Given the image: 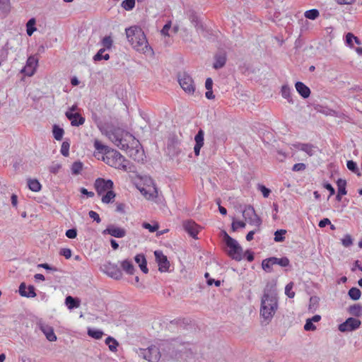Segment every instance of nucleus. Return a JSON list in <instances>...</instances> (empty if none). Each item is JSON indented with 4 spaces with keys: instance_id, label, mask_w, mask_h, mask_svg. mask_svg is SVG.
Returning <instances> with one entry per match:
<instances>
[{
    "instance_id": "f257e3e1",
    "label": "nucleus",
    "mask_w": 362,
    "mask_h": 362,
    "mask_svg": "<svg viewBox=\"0 0 362 362\" xmlns=\"http://www.w3.org/2000/svg\"><path fill=\"white\" fill-rule=\"evenodd\" d=\"M278 309L276 284L267 283L261 299L260 315L269 323Z\"/></svg>"
},
{
    "instance_id": "f03ea898",
    "label": "nucleus",
    "mask_w": 362,
    "mask_h": 362,
    "mask_svg": "<svg viewBox=\"0 0 362 362\" xmlns=\"http://www.w3.org/2000/svg\"><path fill=\"white\" fill-rule=\"evenodd\" d=\"M125 32L129 42L134 49L143 54L153 52L144 31L140 27L132 26L127 28Z\"/></svg>"
},
{
    "instance_id": "7ed1b4c3",
    "label": "nucleus",
    "mask_w": 362,
    "mask_h": 362,
    "mask_svg": "<svg viewBox=\"0 0 362 362\" xmlns=\"http://www.w3.org/2000/svg\"><path fill=\"white\" fill-rule=\"evenodd\" d=\"M109 139L120 149L127 151L131 146L137 145L139 141L127 132L115 130L109 134Z\"/></svg>"
},
{
    "instance_id": "20e7f679",
    "label": "nucleus",
    "mask_w": 362,
    "mask_h": 362,
    "mask_svg": "<svg viewBox=\"0 0 362 362\" xmlns=\"http://www.w3.org/2000/svg\"><path fill=\"white\" fill-rule=\"evenodd\" d=\"M223 240L228 248L226 250L227 255L236 261H240L243 259V248L238 241L231 238L225 230L223 231Z\"/></svg>"
},
{
    "instance_id": "39448f33",
    "label": "nucleus",
    "mask_w": 362,
    "mask_h": 362,
    "mask_svg": "<svg viewBox=\"0 0 362 362\" xmlns=\"http://www.w3.org/2000/svg\"><path fill=\"white\" fill-rule=\"evenodd\" d=\"M103 160L108 165L117 169L122 170L128 172L130 168L127 165L121 164V161L124 160V156L117 151L110 148L105 152V156H103Z\"/></svg>"
},
{
    "instance_id": "423d86ee",
    "label": "nucleus",
    "mask_w": 362,
    "mask_h": 362,
    "mask_svg": "<svg viewBox=\"0 0 362 362\" xmlns=\"http://www.w3.org/2000/svg\"><path fill=\"white\" fill-rule=\"evenodd\" d=\"M136 352L139 357L148 362H158L161 356L160 348L156 345H151L146 349L139 348L136 350Z\"/></svg>"
},
{
    "instance_id": "0eeeda50",
    "label": "nucleus",
    "mask_w": 362,
    "mask_h": 362,
    "mask_svg": "<svg viewBox=\"0 0 362 362\" xmlns=\"http://www.w3.org/2000/svg\"><path fill=\"white\" fill-rule=\"evenodd\" d=\"M177 79L180 87L186 93L192 95L194 93L195 85L194 80L187 73H179Z\"/></svg>"
},
{
    "instance_id": "6e6552de",
    "label": "nucleus",
    "mask_w": 362,
    "mask_h": 362,
    "mask_svg": "<svg viewBox=\"0 0 362 362\" xmlns=\"http://www.w3.org/2000/svg\"><path fill=\"white\" fill-rule=\"evenodd\" d=\"M243 216L251 225L259 227L262 224V220L255 213L252 206L247 205L243 210Z\"/></svg>"
},
{
    "instance_id": "1a4fd4ad",
    "label": "nucleus",
    "mask_w": 362,
    "mask_h": 362,
    "mask_svg": "<svg viewBox=\"0 0 362 362\" xmlns=\"http://www.w3.org/2000/svg\"><path fill=\"white\" fill-rule=\"evenodd\" d=\"M102 270L111 278L119 280L122 278V272L118 266L111 262H107L102 266Z\"/></svg>"
},
{
    "instance_id": "9d476101",
    "label": "nucleus",
    "mask_w": 362,
    "mask_h": 362,
    "mask_svg": "<svg viewBox=\"0 0 362 362\" xmlns=\"http://www.w3.org/2000/svg\"><path fill=\"white\" fill-rule=\"evenodd\" d=\"M94 186L98 195H101L105 192L113 189L114 183L111 180H105L103 178H97Z\"/></svg>"
},
{
    "instance_id": "9b49d317",
    "label": "nucleus",
    "mask_w": 362,
    "mask_h": 362,
    "mask_svg": "<svg viewBox=\"0 0 362 362\" xmlns=\"http://www.w3.org/2000/svg\"><path fill=\"white\" fill-rule=\"evenodd\" d=\"M361 325V320L354 317H349L345 322L339 325V330L341 332L354 331L359 328Z\"/></svg>"
},
{
    "instance_id": "f8f14e48",
    "label": "nucleus",
    "mask_w": 362,
    "mask_h": 362,
    "mask_svg": "<svg viewBox=\"0 0 362 362\" xmlns=\"http://www.w3.org/2000/svg\"><path fill=\"white\" fill-rule=\"evenodd\" d=\"M154 255L158 264V270L161 272L168 271L170 267V262L167 257L161 251L158 250L154 252Z\"/></svg>"
},
{
    "instance_id": "ddd939ff",
    "label": "nucleus",
    "mask_w": 362,
    "mask_h": 362,
    "mask_svg": "<svg viewBox=\"0 0 362 362\" xmlns=\"http://www.w3.org/2000/svg\"><path fill=\"white\" fill-rule=\"evenodd\" d=\"M37 63L38 59L37 58L33 56L29 57L27 59L26 65L21 71L28 76H32L35 74Z\"/></svg>"
},
{
    "instance_id": "4468645a",
    "label": "nucleus",
    "mask_w": 362,
    "mask_h": 362,
    "mask_svg": "<svg viewBox=\"0 0 362 362\" xmlns=\"http://www.w3.org/2000/svg\"><path fill=\"white\" fill-rule=\"evenodd\" d=\"M126 233H127V232H126L125 229H124L122 228L117 227L113 224L109 225L107 227V228L103 231V235L108 234V235H110L111 236H113V237L117 238H121L124 237L126 235Z\"/></svg>"
},
{
    "instance_id": "2eb2a0df",
    "label": "nucleus",
    "mask_w": 362,
    "mask_h": 362,
    "mask_svg": "<svg viewBox=\"0 0 362 362\" xmlns=\"http://www.w3.org/2000/svg\"><path fill=\"white\" fill-rule=\"evenodd\" d=\"M184 230L193 238H197L199 226L192 220L184 221L182 223Z\"/></svg>"
},
{
    "instance_id": "dca6fc26",
    "label": "nucleus",
    "mask_w": 362,
    "mask_h": 362,
    "mask_svg": "<svg viewBox=\"0 0 362 362\" xmlns=\"http://www.w3.org/2000/svg\"><path fill=\"white\" fill-rule=\"evenodd\" d=\"M66 118L71 122L73 127H79L85 122V118L79 113H74L69 111L65 112Z\"/></svg>"
},
{
    "instance_id": "f3484780",
    "label": "nucleus",
    "mask_w": 362,
    "mask_h": 362,
    "mask_svg": "<svg viewBox=\"0 0 362 362\" xmlns=\"http://www.w3.org/2000/svg\"><path fill=\"white\" fill-rule=\"evenodd\" d=\"M38 326L40 329L45 335L47 340L49 341H55L57 340V336L55 335L52 327L41 322L38 323Z\"/></svg>"
},
{
    "instance_id": "a211bd4d",
    "label": "nucleus",
    "mask_w": 362,
    "mask_h": 362,
    "mask_svg": "<svg viewBox=\"0 0 362 362\" xmlns=\"http://www.w3.org/2000/svg\"><path fill=\"white\" fill-rule=\"evenodd\" d=\"M35 287L33 285H29L28 287L26 284L23 282L19 286V293L21 296L26 298H34L36 296V293L35 291Z\"/></svg>"
},
{
    "instance_id": "6ab92c4d",
    "label": "nucleus",
    "mask_w": 362,
    "mask_h": 362,
    "mask_svg": "<svg viewBox=\"0 0 362 362\" xmlns=\"http://www.w3.org/2000/svg\"><path fill=\"white\" fill-rule=\"evenodd\" d=\"M139 143L137 145L131 146L127 151V154L132 158L134 160L139 161L143 160L144 153L141 150L138 148Z\"/></svg>"
},
{
    "instance_id": "aec40b11",
    "label": "nucleus",
    "mask_w": 362,
    "mask_h": 362,
    "mask_svg": "<svg viewBox=\"0 0 362 362\" xmlns=\"http://www.w3.org/2000/svg\"><path fill=\"white\" fill-rule=\"evenodd\" d=\"M215 62L213 64V68L215 69H219L223 67L226 63V54L225 52L216 53L214 56Z\"/></svg>"
},
{
    "instance_id": "412c9836",
    "label": "nucleus",
    "mask_w": 362,
    "mask_h": 362,
    "mask_svg": "<svg viewBox=\"0 0 362 362\" xmlns=\"http://www.w3.org/2000/svg\"><path fill=\"white\" fill-rule=\"evenodd\" d=\"M295 147L298 149L305 152L309 156H312L315 155L316 153V149L317 148L316 146L311 144H301L298 143L295 145Z\"/></svg>"
},
{
    "instance_id": "4be33fe9",
    "label": "nucleus",
    "mask_w": 362,
    "mask_h": 362,
    "mask_svg": "<svg viewBox=\"0 0 362 362\" xmlns=\"http://www.w3.org/2000/svg\"><path fill=\"white\" fill-rule=\"evenodd\" d=\"M297 92L303 98H308L310 95V89L303 82L298 81L295 84Z\"/></svg>"
},
{
    "instance_id": "5701e85b",
    "label": "nucleus",
    "mask_w": 362,
    "mask_h": 362,
    "mask_svg": "<svg viewBox=\"0 0 362 362\" xmlns=\"http://www.w3.org/2000/svg\"><path fill=\"white\" fill-rule=\"evenodd\" d=\"M135 262L139 264V266L141 270L144 273L147 274L148 272V269L147 267V262L144 255L138 254L134 257Z\"/></svg>"
},
{
    "instance_id": "b1692460",
    "label": "nucleus",
    "mask_w": 362,
    "mask_h": 362,
    "mask_svg": "<svg viewBox=\"0 0 362 362\" xmlns=\"http://www.w3.org/2000/svg\"><path fill=\"white\" fill-rule=\"evenodd\" d=\"M121 267H122V270L129 275L134 274V273L135 272V269H134L132 262L129 259L123 260L121 262Z\"/></svg>"
},
{
    "instance_id": "393cba45",
    "label": "nucleus",
    "mask_w": 362,
    "mask_h": 362,
    "mask_svg": "<svg viewBox=\"0 0 362 362\" xmlns=\"http://www.w3.org/2000/svg\"><path fill=\"white\" fill-rule=\"evenodd\" d=\"M180 141L175 136H172L169 139L168 148L170 150L171 148H174V155H177L180 152L179 147Z\"/></svg>"
},
{
    "instance_id": "a878e982",
    "label": "nucleus",
    "mask_w": 362,
    "mask_h": 362,
    "mask_svg": "<svg viewBox=\"0 0 362 362\" xmlns=\"http://www.w3.org/2000/svg\"><path fill=\"white\" fill-rule=\"evenodd\" d=\"M65 303L69 309L72 310L80 306V300L71 296H68L65 298Z\"/></svg>"
},
{
    "instance_id": "bb28decb",
    "label": "nucleus",
    "mask_w": 362,
    "mask_h": 362,
    "mask_svg": "<svg viewBox=\"0 0 362 362\" xmlns=\"http://www.w3.org/2000/svg\"><path fill=\"white\" fill-rule=\"evenodd\" d=\"M189 18L197 31L204 30L203 25L200 22L199 17L194 12H192L190 13Z\"/></svg>"
},
{
    "instance_id": "cd10ccee",
    "label": "nucleus",
    "mask_w": 362,
    "mask_h": 362,
    "mask_svg": "<svg viewBox=\"0 0 362 362\" xmlns=\"http://www.w3.org/2000/svg\"><path fill=\"white\" fill-rule=\"evenodd\" d=\"M350 315L355 317H360L362 315V305L360 304H354L348 308Z\"/></svg>"
},
{
    "instance_id": "c85d7f7f",
    "label": "nucleus",
    "mask_w": 362,
    "mask_h": 362,
    "mask_svg": "<svg viewBox=\"0 0 362 362\" xmlns=\"http://www.w3.org/2000/svg\"><path fill=\"white\" fill-rule=\"evenodd\" d=\"M274 257H269L262 262V267L267 272H272V266L274 265Z\"/></svg>"
},
{
    "instance_id": "c756f323",
    "label": "nucleus",
    "mask_w": 362,
    "mask_h": 362,
    "mask_svg": "<svg viewBox=\"0 0 362 362\" xmlns=\"http://www.w3.org/2000/svg\"><path fill=\"white\" fill-rule=\"evenodd\" d=\"M52 133H53L54 138L57 141H61L63 138L64 131L59 126L54 124L52 127Z\"/></svg>"
},
{
    "instance_id": "7c9ffc66",
    "label": "nucleus",
    "mask_w": 362,
    "mask_h": 362,
    "mask_svg": "<svg viewBox=\"0 0 362 362\" xmlns=\"http://www.w3.org/2000/svg\"><path fill=\"white\" fill-rule=\"evenodd\" d=\"M28 186L31 191L36 192H39L42 187L40 183L36 179H28Z\"/></svg>"
},
{
    "instance_id": "2f4dec72",
    "label": "nucleus",
    "mask_w": 362,
    "mask_h": 362,
    "mask_svg": "<svg viewBox=\"0 0 362 362\" xmlns=\"http://www.w3.org/2000/svg\"><path fill=\"white\" fill-rule=\"evenodd\" d=\"M281 95L284 98L286 99L289 103L293 104V100L291 98V88L284 85L281 88Z\"/></svg>"
},
{
    "instance_id": "473e14b6",
    "label": "nucleus",
    "mask_w": 362,
    "mask_h": 362,
    "mask_svg": "<svg viewBox=\"0 0 362 362\" xmlns=\"http://www.w3.org/2000/svg\"><path fill=\"white\" fill-rule=\"evenodd\" d=\"M105 344L108 346L109 349L112 352H116L117 350V346L119 345L118 342L115 339L112 337H108L105 339Z\"/></svg>"
},
{
    "instance_id": "72a5a7b5",
    "label": "nucleus",
    "mask_w": 362,
    "mask_h": 362,
    "mask_svg": "<svg viewBox=\"0 0 362 362\" xmlns=\"http://www.w3.org/2000/svg\"><path fill=\"white\" fill-rule=\"evenodd\" d=\"M348 296L351 300H357L361 298V292L359 288L356 287H352L349 290Z\"/></svg>"
},
{
    "instance_id": "f704fd0d",
    "label": "nucleus",
    "mask_w": 362,
    "mask_h": 362,
    "mask_svg": "<svg viewBox=\"0 0 362 362\" xmlns=\"http://www.w3.org/2000/svg\"><path fill=\"white\" fill-rule=\"evenodd\" d=\"M94 147L99 153H103V156H105V152L111 148L109 146L104 145L101 141L98 140H95Z\"/></svg>"
},
{
    "instance_id": "c9c22d12",
    "label": "nucleus",
    "mask_w": 362,
    "mask_h": 362,
    "mask_svg": "<svg viewBox=\"0 0 362 362\" xmlns=\"http://www.w3.org/2000/svg\"><path fill=\"white\" fill-rule=\"evenodd\" d=\"M36 21L34 18H30L26 23V32L28 36H31L36 30Z\"/></svg>"
},
{
    "instance_id": "e433bc0d",
    "label": "nucleus",
    "mask_w": 362,
    "mask_h": 362,
    "mask_svg": "<svg viewBox=\"0 0 362 362\" xmlns=\"http://www.w3.org/2000/svg\"><path fill=\"white\" fill-rule=\"evenodd\" d=\"M105 48H101L98 50V52L94 55L93 60L95 62L100 61L102 59L108 60L110 59L109 54H105Z\"/></svg>"
},
{
    "instance_id": "4c0bfd02",
    "label": "nucleus",
    "mask_w": 362,
    "mask_h": 362,
    "mask_svg": "<svg viewBox=\"0 0 362 362\" xmlns=\"http://www.w3.org/2000/svg\"><path fill=\"white\" fill-rule=\"evenodd\" d=\"M116 194L111 189L106 192L102 197V202L105 204L112 203L114 202Z\"/></svg>"
},
{
    "instance_id": "58836bf2",
    "label": "nucleus",
    "mask_w": 362,
    "mask_h": 362,
    "mask_svg": "<svg viewBox=\"0 0 362 362\" xmlns=\"http://www.w3.org/2000/svg\"><path fill=\"white\" fill-rule=\"evenodd\" d=\"M304 16L308 19L315 20L319 17L320 12L317 9L313 8L306 11L304 13Z\"/></svg>"
},
{
    "instance_id": "ea45409f",
    "label": "nucleus",
    "mask_w": 362,
    "mask_h": 362,
    "mask_svg": "<svg viewBox=\"0 0 362 362\" xmlns=\"http://www.w3.org/2000/svg\"><path fill=\"white\" fill-rule=\"evenodd\" d=\"M88 334L92 338H94L95 339H100L102 338L104 334L103 332L100 329L89 328L88 329Z\"/></svg>"
},
{
    "instance_id": "a19ab883",
    "label": "nucleus",
    "mask_w": 362,
    "mask_h": 362,
    "mask_svg": "<svg viewBox=\"0 0 362 362\" xmlns=\"http://www.w3.org/2000/svg\"><path fill=\"white\" fill-rule=\"evenodd\" d=\"M0 11L4 14L10 11V0H0Z\"/></svg>"
},
{
    "instance_id": "79ce46f5",
    "label": "nucleus",
    "mask_w": 362,
    "mask_h": 362,
    "mask_svg": "<svg viewBox=\"0 0 362 362\" xmlns=\"http://www.w3.org/2000/svg\"><path fill=\"white\" fill-rule=\"evenodd\" d=\"M286 233V230L284 229L277 230L274 233V241L277 243L283 242L285 240L284 235Z\"/></svg>"
},
{
    "instance_id": "37998d69",
    "label": "nucleus",
    "mask_w": 362,
    "mask_h": 362,
    "mask_svg": "<svg viewBox=\"0 0 362 362\" xmlns=\"http://www.w3.org/2000/svg\"><path fill=\"white\" fill-rule=\"evenodd\" d=\"M338 187V193L344 195L346 194L347 192L346 189V182L345 180L339 179L337 182Z\"/></svg>"
},
{
    "instance_id": "c03bdc74",
    "label": "nucleus",
    "mask_w": 362,
    "mask_h": 362,
    "mask_svg": "<svg viewBox=\"0 0 362 362\" xmlns=\"http://www.w3.org/2000/svg\"><path fill=\"white\" fill-rule=\"evenodd\" d=\"M204 132L202 129H199L197 134L194 136L195 144L204 146Z\"/></svg>"
},
{
    "instance_id": "a18cd8bd",
    "label": "nucleus",
    "mask_w": 362,
    "mask_h": 362,
    "mask_svg": "<svg viewBox=\"0 0 362 362\" xmlns=\"http://www.w3.org/2000/svg\"><path fill=\"white\" fill-rule=\"evenodd\" d=\"M83 169V163L81 161H76L71 165V173L73 175H78Z\"/></svg>"
},
{
    "instance_id": "49530a36",
    "label": "nucleus",
    "mask_w": 362,
    "mask_h": 362,
    "mask_svg": "<svg viewBox=\"0 0 362 362\" xmlns=\"http://www.w3.org/2000/svg\"><path fill=\"white\" fill-rule=\"evenodd\" d=\"M175 340H172V341H165L164 343H163L161 344V346H163L161 348V349L163 351H165V349H168V350L166 351H167V354L168 355H170V356H173L175 353V351L173 349H171V346H173V343L172 342H174Z\"/></svg>"
},
{
    "instance_id": "de8ad7c7",
    "label": "nucleus",
    "mask_w": 362,
    "mask_h": 362,
    "mask_svg": "<svg viewBox=\"0 0 362 362\" xmlns=\"http://www.w3.org/2000/svg\"><path fill=\"white\" fill-rule=\"evenodd\" d=\"M274 257V262L276 264H279L281 267H288L290 264V261L286 257H284L281 258H277L275 257Z\"/></svg>"
},
{
    "instance_id": "09e8293b",
    "label": "nucleus",
    "mask_w": 362,
    "mask_h": 362,
    "mask_svg": "<svg viewBox=\"0 0 362 362\" xmlns=\"http://www.w3.org/2000/svg\"><path fill=\"white\" fill-rule=\"evenodd\" d=\"M102 45L105 49H110L113 45V40L110 36H105L102 40Z\"/></svg>"
},
{
    "instance_id": "8fccbe9b",
    "label": "nucleus",
    "mask_w": 362,
    "mask_h": 362,
    "mask_svg": "<svg viewBox=\"0 0 362 362\" xmlns=\"http://www.w3.org/2000/svg\"><path fill=\"white\" fill-rule=\"evenodd\" d=\"M347 168L352 171L353 173H357L358 175H361V173H358V168L357 164L354 160H348L346 163Z\"/></svg>"
},
{
    "instance_id": "3c124183",
    "label": "nucleus",
    "mask_w": 362,
    "mask_h": 362,
    "mask_svg": "<svg viewBox=\"0 0 362 362\" xmlns=\"http://www.w3.org/2000/svg\"><path fill=\"white\" fill-rule=\"evenodd\" d=\"M135 6V0H124L122 3V6L126 11H131Z\"/></svg>"
},
{
    "instance_id": "603ef678",
    "label": "nucleus",
    "mask_w": 362,
    "mask_h": 362,
    "mask_svg": "<svg viewBox=\"0 0 362 362\" xmlns=\"http://www.w3.org/2000/svg\"><path fill=\"white\" fill-rule=\"evenodd\" d=\"M293 286V283L290 282L285 287V293L290 298H293L295 296V292L292 291Z\"/></svg>"
},
{
    "instance_id": "864d4df0",
    "label": "nucleus",
    "mask_w": 362,
    "mask_h": 362,
    "mask_svg": "<svg viewBox=\"0 0 362 362\" xmlns=\"http://www.w3.org/2000/svg\"><path fill=\"white\" fill-rule=\"evenodd\" d=\"M341 241V244L346 247H350L353 244V239L349 234L345 235Z\"/></svg>"
},
{
    "instance_id": "5fc2aeb1",
    "label": "nucleus",
    "mask_w": 362,
    "mask_h": 362,
    "mask_svg": "<svg viewBox=\"0 0 362 362\" xmlns=\"http://www.w3.org/2000/svg\"><path fill=\"white\" fill-rule=\"evenodd\" d=\"M69 143L67 141H64L62 144L60 151L61 153L65 157L68 156L69 154Z\"/></svg>"
},
{
    "instance_id": "6e6d98bb",
    "label": "nucleus",
    "mask_w": 362,
    "mask_h": 362,
    "mask_svg": "<svg viewBox=\"0 0 362 362\" xmlns=\"http://www.w3.org/2000/svg\"><path fill=\"white\" fill-rule=\"evenodd\" d=\"M246 224L242 221H233L231 225L233 231H235L238 228H244Z\"/></svg>"
},
{
    "instance_id": "4d7b16f0",
    "label": "nucleus",
    "mask_w": 362,
    "mask_h": 362,
    "mask_svg": "<svg viewBox=\"0 0 362 362\" xmlns=\"http://www.w3.org/2000/svg\"><path fill=\"white\" fill-rule=\"evenodd\" d=\"M142 226L145 229H148L150 232L153 233L156 231L158 229V224L156 223L154 225H151L150 223L147 222H144L142 224Z\"/></svg>"
},
{
    "instance_id": "13d9d810",
    "label": "nucleus",
    "mask_w": 362,
    "mask_h": 362,
    "mask_svg": "<svg viewBox=\"0 0 362 362\" xmlns=\"http://www.w3.org/2000/svg\"><path fill=\"white\" fill-rule=\"evenodd\" d=\"M257 189L261 191L264 198H267L271 193V190L263 185H258Z\"/></svg>"
},
{
    "instance_id": "bf43d9fd",
    "label": "nucleus",
    "mask_w": 362,
    "mask_h": 362,
    "mask_svg": "<svg viewBox=\"0 0 362 362\" xmlns=\"http://www.w3.org/2000/svg\"><path fill=\"white\" fill-rule=\"evenodd\" d=\"M315 109L317 110V112H320L325 115H334V114L335 113L334 110L321 106Z\"/></svg>"
},
{
    "instance_id": "052dcab7",
    "label": "nucleus",
    "mask_w": 362,
    "mask_h": 362,
    "mask_svg": "<svg viewBox=\"0 0 362 362\" xmlns=\"http://www.w3.org/2000/svg\"><path fill=\"white\" fill-rule=\"evenodd\" d=\"M304 329L305 331H314L316 329V326L313 324V321L308 319L304 325Z\"/></svg>"
},
{
    "instance_id": "680f3d73",
    "label": "nucleus",
    "mask_w": 362,
    "mask_h": 362,
    "mask_svg": "<svg viewBox=\"0 0 362 362\" xmlns=\"http://www.w3.org/2000/svg\"><path fill=\"white\" fill-rule=\"evenodd\" d=\"M66 236L68 238L74 239L77 236V230L76 228H71L66 231Z\"/></svg>"
},
{
    "instance_id": "e2e57ef3",
    "label": "nucleus",
    "mask_w": 362,
    "mask_h": 362,
    "mask_svg": "<svg viewBox=\"0 0 362 362\" xmlns=\"http://www.w3.org/2000/svg\"><path fill=\"white\" fill-rule=\"evenodd\" d=\"M37 267L43 268V269H46V270H48V271H52V272L60 271L58 268H57L55 267H51L47 263L40 264L37 265Z\"/></svg>"
},
{
    "instance_id": "0e129e2a",
    "label": "nucleus",
    "mask_w": 362,
    "mask_h": 362,
    "mask_svg": "<svg viewBox=\"0 0 362 362\" xmlns=\"http://www.w3.org/2000/svg\"><path fill=\"white\" fill-rule=\"evenodd\" d=\"M62 165L59 163H52L49 168V170L51 173L57 174L58 173L59 170L61 169Z\"/></svg>"
},
{
    "instance_id": "69168bd1",
    "label": "nucleus",
    "mask_w": 362,
    "mask_h": 362,
    "mask_svg": "<svg viewBox=\"0 0 362 362\" xmlns=\"http://www.w3.org/2000/svg\"><path fill=\"white\" fill-rule=\"evenodd\" d=\"M306 168V165L305 164L303 163H296L293 168H292V170L293 171H295V172H298V171H303Z\"/></svg>"
},
{
    "instance_id": "338daca9",
    "label": "nucleus",
    "mask_w": 362,
    "mask_h": 362,
    "mask_svg": "<svg viewBox=\"0 0 362 362\" xmlns=\"http://www.w3.org/2000/svg\"><path fill=\"white\" fill-rule=\"evenodd\" d=\"M60 255L64 256L66 259L71 257V250L69 248H62L59 252Z\"/></svg>"
},
{
    "instance_id": "774afa93",
    "label": "nucleus",
    "mask_w": 362,
    "mask_h": 362,
    "mask_svg": "<svg viewBox=\"0 0 362 362\" xmlns=\"http://www.w3.org/2000/svg\"><path fill=\"white\" fill-rule=\"evenodd\" d=\"M355 36L351 33H348L346 35V42L350 47H353V40H354Z\"/></svg>"
}]
</instances>
